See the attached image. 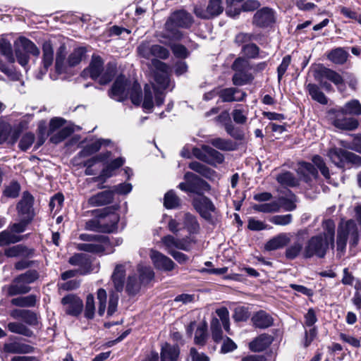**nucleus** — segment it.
I'll use <instances>...</instances> for the list:
<instances>
[{
    "label": "nucleus",
    "mask_w": 361,
    "mask_h": 361,
    "mask_svg": "<svg viewBox=\"0 0 361 361\" xmlns=\"http://www.w3.org/2000/svg\"><path fill=\"white\" fill-rule=\"evenodd\" d=\"M35 135L32 133H26L21 137L18 147L23 151H26L33 144Z\"/></svg>",
    "instance_id": "obj_64"
},
{
    "label": "nucleus",
    "mask_w": 361,
    "mask_h": 361,
    "mask_svg": "<svg viewBox=\"0 0 361 361\" xmlns=\"http://www.w3.org/2000/svg\"><path fill=\"white\" fill-rule=\"evenodd\" d=\"M32 205V196L28 192H24L20 201L17 204L18 216L32 221L34 215Z\"/></svg>",
    "instance_id": "obj_20"
},
{
    "label": "nucleus",
    "mask_w": 361,
    "mask_h": 361,
    "mask_svg": "<svg viewBox=\"0 0 361 361\" xmlns=\"http://www.w3.org/2000/svg\"><path fill=\"white\" fill-rule=\"evenodd\" d=\"M260 6V4L257 0H247L245 1L241 8H234L233 10L232 6H227L226 12L228 16L231 17H235L240 14V11L250 12L257 9Z\"/></svg>",
    "instance_id": "obj_32"
},
{
    "label": "nucleus",
    "mask_w": 361,
    "mask_h": 361,
    "mask_svg": "<svg viewBox=\"0 0 361 361\" xmlns=\"http://www.w3.org/2000/svg\"><path fill=\"white\" fill-rule=\"evenodd\" d=\"M108 211V208L101 211L97 210L96 217L85 223V229L103 233L114 231L117 228L119 216L114 212Z\"/></svg>",
    "instance_id": "obj_4"
},
{
    "label": "nucleus",
    "mask_w": 361,
    "mask_h": 361,
    "mask_svg": "<svg viewBox=\"0 0 361 361\" xmlns=\"http://www.w3.org/2000/svg\"><path fill=\"white\" fill-rule=\"evenodd\" d=\"M0 52L5 56L8 62L13 63L16 61L12 46L9 41L5 39H0Z\"/></svg>",
    "instance_id": "obj_45"
},
{
    "label": "nucleus",
    "mask_w": 361,
    "mask_h": 361,
    "mask_svg": "<svg viewBox=\"0 0 361 361\" xmlns=\"http://www.w3.org/2000/svg\"><path fill=\"white\" fill-rule=\"evenodd\" d=\"M80 239L87 243L78 244L76 247L79 250L92 253H99L104 250L102 245L106 241L104 235L83 233L80 235Z\"/></svg>",
    "instance_id": "obj_13"
},
{
    "label": "nucleus",
    "mask_w": 361,
    "mask_h": 361,
    "mask_svg": "<svg viewBox=\"0 0 361 361\" xmlns=\"http://www.w3.org/2000/svg\"><path fill=\"white\" fill-rule=\"evenodd\" d=\"M226 133L234 139L241 140L244 138V134L232 123L231 121L225 123L224 126Z\"/></svg>",
    "instance_id": "obj_63"
},
{
    "label": "nucleus",
    "mask_w": 361,
    "mask_h": 361,
    "mask_svg": "<svg viewBox=\"0 0 361 361\" xmlns=\"http://www.w3.org/2000/svg\"><path fill=\"white\" fill-rule=\"evenodd\" d=\"M342 114H348L354 116L361 115V104L357 99H352L341 107L339 110Z\"/></svg>",
    "instance_id": "obj_42"
},
{
    "label": "nucleus",
    "mask_w": 361,
    "mask_h": 361,
    "mask_svg": "<svg viewBox=\"0 0 361 361\" xmlns=\"http://www.w3.org/2000/svg\"><path fill=\"white\" fill-rule=\"evenodd\" d=\"M281 205L277 201H273L269 203H263L260 204H255L253 206V209L255 211L261 212L264 213H272L279 212Z\"/></svg>",
    "instance_id": "obj_50"
},
{
    "label": "nucleus",
    "mask_w": 361,
    "mask_h": 361,
    "mask_svg": "<svg viewBox=\"0 0 361 361\" xmlns=\"http://www.w3.org/2000/svg\"><path fill=\"white\" fill-rule=\"evenodd\" d=\"M32 251L23 245H17L5 250V255L8 257H27L31 255Z\"/></svg>",
    "instance_id": "obj_39"
},
{
    "label": "nucleus",
    "mask_w": 361,
    "mask_h": 361,
    "mask_svg": "<svg viewBox=\"0 0 361 361\" xmlns=\"http://www.w3.org/2000/svg\"><path fill=\"white\" fill-rule=\"evenodd\" d=\"M103 64L104 62L100 56H92L88 68L83 71L84 75H90V78L93 80L98 79L104 71Z\"/></svg>",
    "instance_id": "obj_26"
},
{
    "label": "nucleus",
    "mask_w": 361,
    "mask_h": 361,
    "mask_svg": "<svg viewBox=\"0 0 361 361\" xmlns=\"http://www.w3.org/2000/svg\"><path fill=\"white\" fill-rule=\"evenodd\" d=\"M68 262L72 265L79 266L80 268L90 270V263L86 260L84 254H76L71 257Z\"/></svg>",
    "instance_id": "obj_59"
},
{
    "label": "nucleus",
    "mask_w": 361,
    "mask_h": 361,
    "mask_svg": "<svg viewBox=\"0 0 361 361\" xmlns=\"http://www.w3.org/2000/svg\"><path fill=\"white\" fill-rule=\"evenodd\" d=\"M159 42L162 44L170 47L173 55L178 59H186L190 55V51L183 45L178 43H172L173 41H170L167 39L160 38Z\"/></svg>",
    "instance_id": "obj_34"
},
{
    "label": "nucleus",
    "mask_w": 361,
    "mask_h": 361,
    "mask_svg": "<svg viewBox=\"0 0 361 361\" xmlns=\"http://www.w3.org/2000/svg\"><path fill=\"white\" fill-rule=\"evenodd\" d=\"M252 324L256 328L266 329L273 324L272 317L265 311L260 310L256 312L251 318Z\"/></svg>",
    "instance_id": "obj_28"
},
{
    "label": "nucleus",
    "mask_w": 361,
    "mask_h": 361,
    "mask_svg": "<svg viewBox=\"0 0 361 361\" xmlns=\"http://www.w3.org/2000/svg\"><path fill=\"white\" fill-rule=\"evenodd\" d=\"M180 200L173 190L167 192L164 198V205L167 209H174L180 205Z\"/></svg>",
    "instance_id": "obj_52"
},
{
    "label": "nucleus",
    "mask_w": 361,
    "mask_h": 361,
    "mask_svg": "<svg viewBox=\"0 0 361 361\" xmlns=\"http://www.w3.org/2000/svg\"><path fill=\"white\" fill-rule=\"evenodd\" d=\"M20 219L19 222L10 224L6 230L0 233V246L16 243L23 240V236L20 234L25 231L31 221L29 219Z\"/></svg>",
    "instance_id": "obj_8"
},
{
    "label": "nucleus",
    "mask_w": 361,
    "mask_h": 361,
    "mask_svg": "<svg viewBox=\"0 0 361 361\" xmlns=\"http://www.w3.org/2000/svg\"><path fill=\"white\" fill-rule=\"evenodd\" d=\"M189 168L209 179H212L216 176V172L214 170L197 161L191 162L189 164Z\"/></svg>",
    "instance_id": "obj_44"
},
{
    "label": "nucleus",
    "mask_w": 361,
    "mask_h": 361,
    "mask_svg": "<svg viewBox=\"0 0 361 361\" xmlns=\"http://www.w3.org/2000/svg\"><path fill=\"white\" fill-rule=\"evenodd\" d=\"M340 144L345 148H348L361 153V135H355L353 136V140L350 142L341 140L340 141Z\"/></svg>",
    "instance_id": "obj_58"
},
{
    "label": "nucleus",
    "mask_w": 361,
    "mask_h": 361,
    "mask_svg": "<svg viewBox=\"0 0 361 361\" xmlns=\"http://www.w3.org/2000/svg\"><path fill=\"white\" fill-rule=\"evenodd\" d=\"M85 50L83 48H78L68 56V66H75L80 63L82 57L84 56Z\"/></svg>",
    "instance_id": "obj_55"
},
{
    "label": "nucleus",
    "mask_w": 361,
    "mask_h": 361,
    "mask_svg": "<svg viewBox=\"0 0 361 361\" xmlns=\"http://www.w3.org/2000/svg\"><path fill=\"white\" fill-rule=\"evenodd\" d=\"M115 72L116 67L111 64H108L99 77V82L101 85H106L109 83L114 76Z\"/></svg>",
    "instance_id": "obj_54"
},
{
    "label": "nucleus",
    "mask_w": 361,
    "mask_h": 361,
    "mask_svg": "<svg viewBox=\"0 0 361 361\" xmlns=\"http://www.w3.org/2000/svg\"><path fill=\"white\" fill-rule=\"evenodd\" d=\"M313 76L319 85L327 92L333 90L332 85L326 81L329 80L337 86L338 90L343 85V77L337 72L322 65H319L313 70Z\"/></svg>",
    "instance_id": "obj_6"
},
{
    "label": "nucleus",
    "mask_w": 361,
    "mask_h": 361,
    "mask_svg": "<svg viewBox=\"0 0 361 361\" xmlns=\"http://www.w3.org/2000/svg\"><path fill=\"white\" fill-rule=\"evenodd\" d=\"M307 234L305 230H300L293 235V243L288 245L285 251V257L289 260H293L299 257L302 256L304 250V238L303 236Z\"/></svg>",
    "instance_id": "obj_17"
},
{
    "label": "nucleus",
    "mask_w": 361,
    "mask_h": 361,
    "mask_svg": "<svg viewBox=\"0 0 361 361\" xmlns=\"http://www.w3.org/2000/svg\"><path fill=\"white\" fill-rule=\"evenodd\" d=\"M297 171L306 183H310L312 179H316L318 177L317 169L310 163H300Z\"/></svg>",
    "instance_id": "obj_29"
},
{
    "label": "nucleus",
    "mask_w": 361,
    "mask_h": 361,
    "mask_svg": "<svg viewBox=\"0 0 361 361\" xmlns=\"http://www.w3.org/2000/svg\"><path fill=\"white\" fill-rule=\"evenodd\" d=\"M152 64L155 68L154 82L152 87L148 85H145V97L142 103L143 109L147 111L153 108V94H154L156 104L160 106L164 101L163 92L170 86L169 66L156 59H152Z\"/></svg>",
    "instance_id": "obj_1"
},
{
    "label": "nucleus",
    "mask_w": 361,
    "mask_h": 361,
    "mask_svg": "<svg viewBox=\"0 0 361 361\" xmlns=\"http://www.w3.org/2000/svg\"><path fill=\"white\" fill-rule=\"evenodd\" d=\"M193 155L198 159L213 166L221 164L224 161V156L210 146L202 145L200 147L192 149Z\"/></svg>",
    "instance_id": "obj_12"
},
{
    "label": "nucleus",
    "mask_w": 361,
    "mask_h": 361,
    "mask_svg": "<svg viewBox=\"0 0 361 361\" xmlns=\"http://www.w3.org/2000/svg\"><path fill=\"white\" fill-rule=\"evenodd\" d=\"M66 47L64 45L60 46L56 51V57L55 62V70L58 74L66 72L68 60L66 61Z\"/></svg>",
    "instance_id": "obj_35"
},
{
    "label": "nucleus",
    "mask_w": 361,
    "mask_h": 361,
    "mask_svg": "<svg viewBox=\"0 0 361 361\" xmlns=\"http://www.w3.org/2000/svg\"><path fill=\"white\" fill-rule=\"evenodd\" d=\"M66 120L59 117H55L50 121L49 130L52 134L50 137L52 143L61 142L74 132V128L71 125L64 126Z\"/></svg>",
    "instance_id": "obj_11"
},
{
    "label": "nucleus",
    "mask_w": 361,
    "mask_h": 361,
    "mask_svg": "<svg viewBox=\"0 0 361 361\" xmlns=\"http://www.w3.org/2000/svg\"><path fill=\"white\" fill-rule=\"evenodd\" d=\"M137 271L140 273V279L142 283H148L154 276L153 270L149 266L139 264L137 267Z\"/></svg>",
    "instance_id": "obj_51"
},
{
    "label": "nucleus",
    "mask_w": 361,
    "mask_h": 361,
    "mask_svg": "<svg viewBox=\"0 0 361 361\" xmlns=\"http://www.w3.org/2000/svg\"><path fill=\"white\" fill-rule=\"evenodd\" d=\"M209 143L214 147L223 151H233L237 149L238 145L231 140L216 137L209 140Z\"/></svg>",
    "instance_id": "obj_40"
},
{
    "label": "nucleus",
    "mask_w": 361,
    "mask_h": 361,
    "mask_svg": "<svg viewBox=\"0 0 361 361\" xmlns=\"http://www.w3.org/2000/svg\"><path fill=\"white\" fill-rule=\"evenodd\" d=\"M353 245H356L359 240V232L356 222L350 219L348 221H341L337 230L336 246L337 251L343 254L345 250L347 240Z\"/></svg>",
    "instance_id": "obj_5"
},
{
    "label": "nucleus",
    "mask_w": 361,
    "mask_h": 361,
    "mask_svg": "<svg viewBox=\"0 0 361 361\" xmlns=\"http://www.w3.org/2000/svg\"><path fill=\"white\" fill-rule=\"evenodd\" d=\"M140 283L135 276H129L126 284V291L129 295H134L139 292Z\"/></svg>",
    "instance_id": "obj_62"
},
{
    "label": "nucleus",
    "mask_w": 361,
    "mask_h": 361,
    "mask_svg": "<svg viewBox=\"0 0 361 361\" xmlns=\"http://www.w3.org/2000/svg\"><path fill=\"white\" fill-rule=\"evenodd\" d=\"M324 233L314 235L306 243L302 252V257L305 259L317 256L324 257L329 247H334L335 224L328 219L323 222Z\"/></svg>",
    "instance_id": "obj_2"
},
{
    "label": "nucleus",
    "mask_w": 361,
    "mask_h": 361,
    "mask_svg": "<svg viewBox=\"0 0 361 361\" xmlns=\"http://www.w3.org/2000/svg\"><path fill=\"white\" fill-rule=\"evenodd\" d=\"M333 124L336 128L345 130H355L359 126L357 119L353 118L339 117L338 115H337L334 120Z\"/></svg>",
    "instance_id": "obj_33"
},
{
    "label": "nucleus",
    "mask_w": 361,
    "mask_h": 361,
    "mask_svg": "<svg viewBox=\"0 0 361 361\" xmlns=\"http://www.w3.org/2000/svg\"><path fill=\"white\" fill-rule=\"evenodd\" d=\"M130 86V82L123 75L118 76L110 90V97L118 102L124 101L128 97Z\"/></svg>",
    "instance_id": "obj_16"
},
{
    "label": "nucleus",
    "mask_w": 361,
    "mask_h": 361,
    "mask_svg": "<svg viewBox=\"0 0 361 361\" xmlns=\"http://www.w3.org/2000/svg\"><path fill=\"white\" fill-rule=\"evenodd\" d=\"M15 56L18 63L25 67L30 60L29 55L38 56L40 54L38 47L30 39L20 37L14 42Z\"/></svg>",
    "instance_id": "obj_7"
},
{
    "label": "nucleus",
    "mask_w": 361,
    "mask_h": 361,
    "mask_svg": "<svg viewBox=\"0 0 361 361\" xmlns=\"http://www.w3.org/2000/svg\"><path fill=\"white\" fill-rule=\"evenodd\" d=\"M275 13L268 7L258 10L254 15L252 23L259 27L270 26L275 22Z\"/></svg>",
    "instance_id": "obj_19"
},
{
    "label": "nucleus",
    "mask_w": 361,
    "mask_h": 361,
    "mask_svg": "<svg viewBox=\"0 0 361 361\" xmlns=\"http://www.w3.org/2000/svg\"><path fill=\"white\" fill-rule=\"evenodd\" d=\"M224 11L222 0H209L206 8L202 5L194 7V13L197 17L209 19L220 15Z\"/></svg>",
    "instance_id": "obj_15"
},
{
    "label": "nucleus",
    "mask_w": 361,
    "mask_h": 361,
    "mask_svg": "<svg viewBox=\"0 0 361 361\" xmlns=\"http://www.w3.org/2000/svg\"><path fill=\"white\" fill-rule=\"evenodd\" d=\"M312 161L313 164L319 169L323 176L329 180L330 178V173L329 168L326 166L324 159L319 155H314Z\"/></svg>",
    "instance_id": "obj_57"
},
{
    "label": "nucleus",
    "mask_w": 361,
    "mask_h": 361,
    "mask_svg": "<svg viewBox=\"0 0 361 361\" xmlns=\"http://www.w3.org/2000/svg\"><path fill=\"white\" fill-rule=\"evenodd\" d=\"M250 315L247 307L240 306L235 308L233 318L235 322H245Z\"/></svg>",
    "instance_id": "obj_61"
},
{
    "label": "nucleus",
    "mask_w": 361,
    "mask_h": 361,
    "mask_svg": "<svg viewBox=\"0 0 361 361\" xmlns=\"http://www.w3.org/2000/svg\"><path fill=\"white\" fill-rule=\"evenodd\" d=\"M192 205L202 218L213 223L214 215L216 214V210L210 199L202 195L197 197L193 199Z\"/></svg>",
    "instance_id": "obj_14"
},
{
    "label": "nucleus",
    "mask_w": 361,
    "mask_h": 361,
    "mask_svg": "<svg viewBox=\"0 0 361 361\" xmlns=\"http://www.w3.org/2000/svg\"><path fill=\"white\" fill-rule=\"evenodd\" d=\"M193 23L192 16L185 11H178L173 13L164 25V30L157 35L159 38L167 39L170 41H179L183 35L178 27L188 28Z\"/></svg>",
    "instance_id": "obj_3"
},
{
    "label": "nucleus",
    "mask_w": 361,
    "mask_h": 361,
    "mask_svg": "<svg viewBox=\"0 0 361 361\" xmlns=\"http://www.w3.org/2000/svg\"><path fill=\"white\" fill-rule=\"evenodd\" d=\"M161 242L166 247L168 252L169 250H174L175 248L188 250L189 247L186 240L177 239L171 235L163 237Z\"/></svg>",
    "instance_id": "obj_31"
},
{
    "label": "nucleus",
    "mask_w": 361,
    "mask_h": 361,
    "mask_svg": "<svg viewBox=\"0 0 361 361\" xmlns=\"http://www.w3.org/2000/svg\"><path fill=\"white\" fill-rule=\"evenodd\" d=\"M126 264H117L111 275V281L117 292H121L124 288L126 278Z\"/></svg>",
    "instance_id": "obj_27"
},
{
    "label": "nucleus",
    "mask_w": 361,
    "mask_h": 361,
    "mask_svg": "<svg viewBox=\"0 0 361 361\" xmlns=\"http://www.w3.org/2000/svg\"><path fill=\"white\" fill-rule=\"evenodd\" d=\"M154 45L149 42H142L137 48L139 56L146 59H151L154 57Z\"/></svg>",
    "instance_id": "obj_49"
},
{
    "label": "nucleus",
    "mask_w": 361,
    "mask_h": 361,
    "mask_svg": "<svg viewBox=\"0 0 361 361\" xmlns=\"http://www.w3.org/2000/svg\"><path fill=\"white\" fill-rule=\"evenodd\" d=\"M272 341V338L267 334H262L250 343V348L255 352L265 350Z\"/></svg>",
    "instance_id": "obj_38"
},
{
    "label": "nucleus",
    "mask_w": 361,
    "mask_h": 361,
    "mask_svg": "<svg viewBox=\"0 0 361 361\" xmlns=\"http://www.w3.org/2000/svg\"><path fill=\"white\" fill-rule=\"evenodd\" d=\"M8 329L15 334H21L27 337H31L33 332L25 325L20 322H10L7 325Z\"/></svg>",
    "instance_id": "obj_46"
},
{
    "label": "nucleus",
    "mask_w": 361,
    "mask_h": 361,
    "mask_svg": "<svg viewBox=\"0 0 361 361\" xmlns=\"http://www.w3.org/2000/svg\"><path fill=\"white\" fill-rule=\"evenodd\" d=\"M102 142H109V140L100 139L93 143L87 145L82 151V154L84 156H90L94 153H96L100 149L102 145Z\"/></svg>",
    "instance_id": "obj_60"
},
{
    "label": "nucleus",
    "mask_w": 361,
    "mask_h": 361,
    "mask_svg": "<svg viewBox=\"0 0 361 361\" xmlns=\"http://www.w3.org/2000/svg\"><path fill=\"white\" fill-rule=\"evenodd\" d=\"M326 157L337 167L343 168L346 162L361 165V157L353 152L336 146L331 147L326 152Z\"/></svg>",
    "instance_id": "obj_10"
},
{
    "label": "nucleus",
    "mask_w": 361,
    "mask_h": 361,
    "mask_svg": "<svg viewBox=\"0 0 361 361\" xmlns=\"http://www.w3.org/2000/svg\"><path fill=\"white\" fill-rule=\"evenodd\" d=\"M149 256L157 269L169 271L175 267V263L169 257L157 250H151Z\"/></svg>",
    "instance_id": "obj_21"
},
{
    "label": "nucleus",
    "mask_w": 361,
    "mask_h": 361,
    "mask_svg": "<svg viewBox=\"0 0 361 361\" xmlns=\"http://www.w3.org/2000/svg\"><path fill=\"white\" fill-rule=\"evenodd\" d=\"M39 278V273L36 270H28L24 274L16 277L8 287V293L10 295L27 293L30 290L29 284L35 282Z\"/></svg>",
    "instance_id": "obj_9"
},
{
    "label": "nucleus",
    "mask_w": 361,
    "mask_h": 361,
    "mask_svg": "<svg viewBox=\"0 0 361 361\" xmlns=\"http://www.w3.org/2000/svg\"><path fill=\"white\" fill-rule=\"evenodd\" d=\"M61 303L64 307V311L66 314L77 317L82 311V300L75 295H68L62 298Z\"/></svg>",
    "instance_id": "obj_18"
},
{
    "label": "nucleus",
    "mask_w": 361,
    "mask_h": 361,
    "mask_svg": "<svg viewBox=\"0 0 361 361\" xmlns=\"http://www.w3.org/2000/svg\"><path fill=\"white\" fill-rule=\"evenodd\" d=\"M37 302V298L34 295L25 297H18L11 300V304L18 307H34Z\"/></svg>",
    "instance_id": "obj_47"
},
{
    "label": "nucleus",
    "mask_w": 361,
    "mask_h": 361,
    "mask_svg": "<svg viewBox=\"0 0 361 361\" xmlns=\"http://www.w3.org/2000/svg\"><path fill=\"white\" fill-rule=\"evenodd\" d=\"M276 180L285 187H295L299 185V180L290 171H285L277 175Z\"/></svg>",
    "instance_id": "obj_41"
},
{
    "label": "nucleus",
    "mask_w": 361,
    "mask_h": 361,
    "mask_svg": "<svg viewBox=\"0 0 361 361\" xmlns=\"http://www.w3.org/2000/svg\"><path fill=\"white\" fill-rule=\"evenodd\" d=\"M54 61V48L50 42H45L42 45V68L40 73L44 75Z\"/></svg>",
    "instance_id": "obj_25"
},
{
    "label": "nucleus",
    "mask_w": 361,
    "mask_h": 361,
    "mask_svg": "<svg viewBox=\"0 0 361 361\" xmlns=\"http://www.w3.org/2000/svg\"><path fill=\"white\" fill-rule=\"evenodd\" d=\"M307 90L312 99L321 104H326L328 99L325 94L320 90L319 87L315 85L310 83L307 85Z\"/></svg>",
    "instance_id": "obj_43"
},
{
    "label": "nucleus",
    "mask_w": 361,
    "mask_h": 361,
    "mask_svg": "<svg viewBox=\"0 0 361 361\" xmlns=\"http://www.w3.org/2000/svg\"><path fill=\"white\" fill-rule=\"evenodd\" d=\"M232 80L235 85L241 86L250 82L252 76L249 71H235Z\"/></svg>",
    "instance_id": "obj_48"
},
{
    "label": "nucleus",
    "mask_w": 361,
    "mask_h": 361,
    "mask_svg": "<svg viewBox=\"0 0 361 361\" xmlns=\"http://www.w3.org/2000/svg\"><path fill=\"white\" fill-rule=\"evenodd\" d=\"M219 94L224 102L243 101L247 96L245 92L233 87L221 90Z\"/></svg>",
    "instance_id": "obj_24"
},
{
    "label": "nucleus",
    "mask_w": 361,
    "mask_h": 361,
    "mask_svg": "<svg viewBox=\"0 0 361 361\" xmlns=\"http://www.w3.org/2000/svg\"><path fill=\"white\" fill-rule=\"evenodd\" d=\"M293 238V234L290 233H281L268 240L264 248L268 251L281 249L288 245Z\"/></svg>",
    "instance_id": "obj_22"
},
{
    "label": "nucleus",
    "mask_w": 361,
    "mask_h": 361,
    "mask_svg": "<svg viewBox=\"0 0 361 361\" xmlns=\"http://www.w3.org/2000/svg\"><path fill=\"white\" fill-rule=\"evenodd\" d=\"M184 178L185 181H190L192 185V192L202 195L205 191L210 190L209 185L202 178L191 172H187Z\"/></svg>",
    "instance_id": "obj_23"
},
{
    "label": "nucleus",
    "mask_w": 361,
    "mask_h": 361,
    "mask_svg": "<svg viewBox=\"0 0 361 361\" xmlns=\"http://www.w3.org/2000/svg\"><path fill=\"white\" fill-rule=\"evenodd\" d=\"M183 224L190 233H196L199 230V224L195 216L189 213L184 214Z\"/></svg>",
    "instance_id": "obj_53"
},
{
    "label": "nucleus",
    "mask_w": 361,
    "mask_h": 361,
    "mask_svg": "<svg viewBox=\"0 0 361 361\" xmlns=\"http://www.w3.org/2000/svg\"><path fill=\"white\" fill-rule=\"evenodd\" d=\"M180 354L179 348L177 345H172L165 343L161 351V361H177Z\"/></svg>",
    "instance_id": "obj_36"
},
{
    "label": "nucleus",
    "mask_w": 361,
    "mask_h": 361,
    "mask_svg": "<svg viewBox=\"0 0 361 361\" xmlns=\"http://www.w3.org/2000/svg\"><path fill=\"white\" fill-rule=\"evenodd\" d=\"M131 102L135 105H140L141 103V87L137 82L131 85L129 89V95Z\"/></svg>",
    "instance_id": "obj_56"
},
{
    "label": "nucleus",
    "mask_w": 361,
    "mask_h": 361,
    "mask_svg": "<svg viewBox=\"0 0 361 361\" xmlns=\"http://www.w3.org/2000/svg\"><path fill=\"white\" fill-rule=\"evenodd\" d=\"M349 54L343 48L338 47L332 49L327 55V58L335 64L341 65L347 61Z\"/></svg>",
    "instance_id": "obj_37"
},
{
    "label": "nucleus",
    "mask_w": 361,
    "mask_h": 361,
    "mask_svg": "<svg viewBox=\"0 0 361 361\" xmlns=\"http://www.w3.org/2000/svg\"><path fill=\"white\" fill-rule=\"evenodd\" d=\"M114 198L112 191L106 190L92 195L88 199V204L92 207H99L111 203Z\"/></svg>",
    "instance_id": "obj_30"
}]
</instances>
